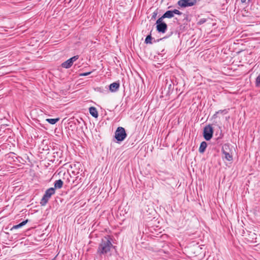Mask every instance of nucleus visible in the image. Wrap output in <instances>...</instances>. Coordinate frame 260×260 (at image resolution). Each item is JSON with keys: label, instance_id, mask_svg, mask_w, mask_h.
Listing matches in <instances>:
<instances>
[{"label": "nucleus", "instance_id": "1", "mask_svg": "<svg viewBox=\"0 0 260 260\" xmlns=\"http://www.w3.org/2000/svg\"><path fill=\"white\" fill-rule=\"evenodd\" d=\"M114 246L112 244L109 237H104L99 244L98 253L100 254H106L109 253Z\"/></svg>", "mask_w": 260, "mask_h": 260}, {"label": "nucleus", "instance_id": "2", "mask_svg": "<svg viewBox=\"0 0 260 260\" xmlns=\"http://www.w3.org/2000/svg\"><path fill=\"white\" fill-rule=\"evenodd\" d=\"M222 158L225 159L228 161H232L233 155L232 154L230 146L228 144H224L222 149Z\"/></svg>", "mask_w": 260, "mask_h": 260}, {"label": "nucleus", "instance_id": "3", "mask_svg": "<svg viewBox=\"0 0 260 260\" xmlns=\"http://www.w3.org/2000/svg\"><path fill=\"white\" fill-rule=\"evenodd\" d=\"M55 188L51 187L48 189L46 191L44 196L43 197L41 201V204L42 206H45L48 202V200H49L51 196L55 193Z\"/></svg>", "mask_w": 260, "mask_h": 260}, {"label": "nucleus", "instance_id": "4", "mask_svg": "<svg viewBox=\"0 0 260 260\" xmlns=\"http://www.w3.org/2000/svg\"><path fill=\"white\" fill-rule=\"evenodd\" d=\"M126 137V134L124 128L122 127H118L115 133V138L118 141H123Z\"/></svg>", "mask_w": 260, "mask_h": 260}, {"label": "nucleus", "instance_id": "5", "mask_svg": "<svg viewBox=\"0 0 260 260\" xmlns=\"http://www.w3.org/2000/svg\"><path fill=\"white\" fill-rule=\"evenodd\" d=\"M213 130L211 126L208 125L204 127L203 132V136L204 138L207 140H210L213 136Z\"/></svg>", "mask_w": 260, "mask_h": 260}, {"label": "nucleus", "instance_id": "6", "mask_svg": "<svg viewBox=\"0 0 260 260\" xmlns=\"http://www.w3.org/2000/svg\"><path fill=\"white\" fill-rule=\"evenodd\" d=\"M78 58L79 56L78 55L74 56L70 58V59H69L68 60L64 61L61 64L62 67L65 69L70 68V67H72L73 63L78 59Z\"/></svg>", "mask_w": 260, "mask_h": 260}, {"label": "nucleus", "instance_id": "7", "mask_svg": "<svg viewBox=\"0 0 260 260\" xmlns=\"http://www.w3.org/2000/svg\"><path fill=\"white\" fill-rule=\"evenodd\" d=\"M196 3V0H180L178 4L181 7L192 6Z\"/></svg>", "mask_w": 260, "mask_h": 260}, {"label": "nucleus", "instance_id": "8", "mask_svg": "<svg viewBox=\"0 0 260 260\" xmlns=\"http://www.w3.org/2000/svg\"><path fill=\"white\" fill-rule=\"evenodd\" d=\"M156 28L158 32L164 33L167 30V25L165 23H160L156 25Z\"/></svg>", "mask_w": 260, "mask_h": 260}, {"label": "nucleus", "instance_id": "9", "mask_svg": "<svg viewBox=\"0 0 260 260\" xmlns=\"http://www.w3.org/2000/svg\"><path fill=\"white\" fill-rule=\"evenodd\" d=\"M119 88V84L117 82H114L109 86V90L113 92L116 91Z\"/></svg>", "mask_w": 260, "mask_h": 260}, {"label": "nucleus", "instance_id": "10", "mask_svg": "<svg viewBox=\"0 0 260 260\" xmlns=\"http://www.w3.org/2000/svg\"><path fill=\"white\" fill-rule=\"evenodd\" d=\"M90 114L94 117L97 118L98 117V112L95 107H91L89 109Z\"/></svg>", "mask_w": 260, "mask_h": 260}, {"label": "nucleus", "instance_id": "11", "mask_svg": "<svg viewBox=\"0 0 260 260\" xmlns=\"http://www.w3.org/2000/svg\"><path fill=\"white\" fill-rule=\"evenodd\" d=\"M206 147H207V143H206V142H202L201 143V145H200V148H199V152L200 153H203L205 151Z\"/></svg>", "mask_w": 260, "mask_h": 260}, {"label": "nucleus", "instance_id": "12", "mask_svg": "<svg viewBox=\"0 0 260 260\" xmlns=\"http://www.w3.org/2000/svg\"><path fill=\"white\" fill-rule=\"evenodd\" d=\"M28 221V220H26L25 221H22L20 223L14 225L11 229V230H13V229H17L21 228L22 226L24 225Z\"/></svg>", "mask_w": 260, "mask_h": 260}, {"label": "nucleus", "instance_id": "13", "mask_svg": "<svg viewBox=\"0 0 260 260\" xmlns=\"http://www.w3.org/2000/svg\"><path fill=\"white\" fill-rule=\"evenodd\" d=\"M63 185V182L60 179L55 181L54 183V187L56 188H60L62 187Z\"/></svg>", "mask_w": 260, "mask_h": 260}, {"label": "nucleus", "instance_id": "14", "mask_svg": "<svg viewBox=\"0 0 260 260\" xmlns=\"http://www.w3.org/2000/svg\"><path fill=\"white\" fill-rule=\"evenodd\" d=\"M174 16L172 11H167L164 15L163 17L171 18Z\"/></svg>", "mask_w": 260, "mask_h": 260}, {"label": "nucleus", "instance_id": "15", "mask_svg": "<svg viewBox=\"0 0 260 260\" xmlns=\"http://www.w3.org/2000/svg\"><path fill=\"white\" fill-rule=\"evenodd\" d=\"M59 118H48L46 119V121L51 124H54L59 121Z\"/></svg>", "mask_w": 260, "mask_h": 260}, {"label": "nucleus", "instance_id": "16", "mask_svg": "<svg viewBox=\"0 0 260 260\" xmlns=\"http://www.w3.org/2000/svg\"><path fill=\"white\" fill-rule=\"evenodd\" d=\"M151 39H152V38L151 37V36L150 35H148V36H147V37L145 39V42L146 43V44H151Z\"/></svg>", "mask_w": 260, "mask_h": 260}, {"label": "nucleus", "instance_id": "17", "mask_svg": "<svg viewBox=\"0 0 260 260\" xmlns=\"http://www.w3.org/2000/svg\"><path fill=\"white\" fill-rule=\"evenodd\" d=\"M255 84L257 87L260 86V74L258 75L256 79Z\"/></svg>", "mask_w": 260, "mask_h": 260}, {"label": "nucleus", "instance_id": "18", "mask_svg": "<svg viewBox=\"0 0 260 260\" xmlns=\"http://www.w3.org/2000/svg\"><path fill=\"white\" fill-rule=\"evenodd\" d=\"M173 14V15L174 16V14H177V15H181V13L177 9H174V10L172 11Z\"/></svg>", "mask_w": 260, "mask_h": 260}, {"label": "nucleus", "instance_id": "19", "mask_svg": "<svg viewBox=\"0 0 260 260\" xmlns=\"http://www.w3.org/2000/svg\"><path fill=\"white\" fill-rule=\"evenodd\" d=\"M165 18V17H163V16L162 17H161L160 18H159V19H157V20L156 21V24L158 25V24H160V23H164V22H162V19Z\"/></svg>", "mask_w": 260, "mask_h": 260}, {"label": "nucleus", "instance_id": "20", "mask_svg": "<svg viewBox=\"0 0 260 260\" xmlns=\"http://www.w3.org/2000/svg\"><path fill=\"white\" fill-rule=\"evenodd\" d=\"M90 73H91V72H86V73L80 74V76H86L89 75Z\"/></svg>", "mask_w": 260, "mask_h": 260}, {"label": "nucleus", "instance_id": "21", "mask_svg": "<svg viewBox=\"0 0 260 260\" xmlns=\"http://www.w3.org/2000/svg\"><path fill=\"white\" fill-rule=\"evenodd\" d=\"M223 112H224L225 113H226L227 111H226L225 110H223V111H222V110H219V111H217V112H216V114L214 115V116H215V115L217 114L221 113H223Z\"/></svg>", "mask_w": 260, "mask_h": 260}, {"label": "nucleus", "instance_id": "22", "mask_svg": "<svg viewBox=\"0 0 260 260\" xmlns=\"http://www.w3.org/2000/svg\"><path fill=\"white\" fill-rule=\"evenodd\" d=\"M242 3H245L246 0H241Z\"/></svg>", "mask_w": 260, "mask_h": 260}, {"label": "nucleus", "instance_id": "23", "mask_svg": "<svg viewBox=\"0 0 260 260\" xmlns=\"http://www.w3.org/2000/svg\"><path fill=\"white\" fill-rule=\"evenodd\" d=\"M156 15V14H154V15H153V16H154H154H155V15Z\"/></svg>", "mask_w": 260, "mask_h": 260}]
</instances>
